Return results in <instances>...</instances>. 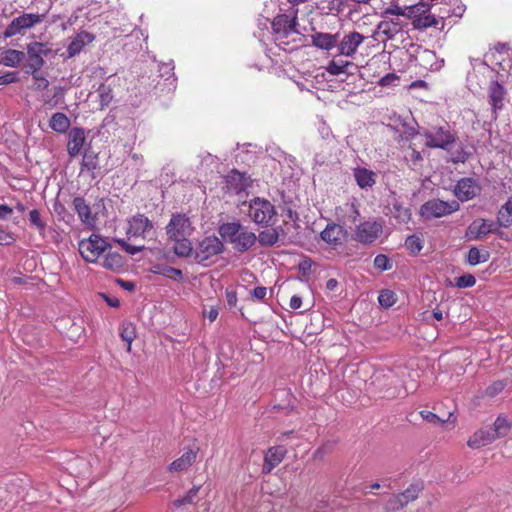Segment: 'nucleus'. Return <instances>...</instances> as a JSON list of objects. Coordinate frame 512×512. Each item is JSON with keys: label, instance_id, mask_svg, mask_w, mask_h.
<instances>
[{"label": "nucleus", "instance_id": "obj_22", "mask_svg": "<svg viewBox=\"0 0 512 512\" xmlns=\"http://www.w3.org/2000/svg\"><path fill=\"white\" fill-rule=\"evenodd\" d=\"M95 39L94 35L87 32V31H81L79 32L70 42V44L67 47V57L72 58L76 55H78L83 48L93 42Z\"/></svg>", "mask_w": 512, "mask_h": 512}, {"label": "nucleus", "instance_id": "obj_56", "mask_svg": "<svg viewBox=\"0 0 512 512\" xmlns=\"http://www.w3.org/2000/svg\"><path fill=\"white\" fill-rule=\"evenodd\" d=\"M18 80L17 72H7L3 75H0V86L14 83Z\"/></svg>", "mask_w": 512, "mask_h": 512}, {"label": "nucleus", "instance_id": "obj_44", "mask_svg": "<svg viewBox=\"0 0 512 512\" xmlns=\"http://www.w3.org/2000/svg\"><path fill=\"white\" fill-rule=\"evenodd\" d=\"M277 240L278 233L274 229L262 231L258 236V241L263 246H272L277 242Z\"/></svg>", "mask_w": 512, "mask_h": 512}, {"label": "nucleus", "instance_id": "obj_14", "mask_svg": "<svg viewBox=\"0 0 512 512\" xmlns=\"http://www.w3.org/2000/svg\"><path fill=\"white\" fill-rule=\"evenodd\" d=\"M366 37L357 31H350L345 34L337 43L339 55L354 57L358 48L363 44Z\"/></svg>", "mask_w": 512, "mask_h": 512}, {"label": "nucleus", "instance_id": "obj_52", "mask_svg": "<svg viewBox=\"0 0 512 512\" xmlns=\"http://www.w3.org/2000/svg\"><path fill=\"white\" fill-rule=\"evenodd\" d=\"M98 94L101 98L102 106L108 105L110 103V101L112 100L111 89L108 86L101 85L98 88Z\"/></svg>", "mask_w": 512, "mask_h": 512}, {"label": "nucleus", "instance_id": "obj_27", "mask_svg": "<svg viewBox=\"0 0 512 512\" xmlns=\"http://www.w3.org/2000/svg\"><path fill=\"white\" fill-rule=\"evenodd\" d=\"M488 94H489V102H490L494 112L502 109V107L504 105L505 94H506L503 86L501 84H499L497 81L492 82L489 85Z\"/></svg>", "mask_w": 512, "mask_h": 512}, {"label": "nucleus", "instance_id": "obj_6", "mask_svg": "<svg viewBox=\"0 0 512 512\" xmlns=\"http://www.w3.org/2000/svg\"><path fill=\"white\" fill-rule=\"evenodd\" d=\"M383 233V222L380 220H368L360 223L354 229V240L361 244L375 242Z\"/></svg>", "mask_w": 512, "mask_h": 512}, {"label": "nucleus", "instance_id": "obj_47", "mask_svg": "<svg viewBox=\"0 0 512 512\" xmlns=\"http://www.w3.org/2000/svg\"><path fill=\"white\" fill-rule=\"evenodd\" d=\"M374 266L380 271H387L392 268V263L386 255L378 254L374 258Z\"/></svg>", "mask_w": 512, "mask_h": 512}, {"label": "nucleus", "instance_id": "obj_10", "mask_svg": "<svg viewBox=\"0 0 512 512\" xmlns=\"http://www.w3.org/2000/svg\"><path fill=\"white\" fill-rule=\"evenodd\" d=\"M72 206L82 224L89 228L96 226L98 209L102 207L103 204L98 203L90 207L83 197L78 196L73 199Z\"/></svg>", "mask_w": 512, "mask_h": 512}, {"label": "nucleus", "instance_id": "obj_1", "mask_svg": "<svg viewBox=\"0 0 512 512\" xmlns=\"http://www.w3.org/2000/svg\"><path fill=\"white\" fill-rule=\"evenodd\" d=\"M297 26V8H290L286 13L274 17L272 21L273 38L281 49L292 51L301 45L302 33Z\"/></svg>", "mask_w": 512, "mask_h": 512}, {"label": "nucleus", "instance_id": "obj_41", "mask_svg": "<svg viewBox=\"0 0 512 512\" xmlns=\"http://www.w3.org/2000/svg\"><path fill=\"white\" fill-rule=\"evenodd\" d=\"M407 250L413 254H418L423 249V240L417 235H410L405 240Z\"/></svg>", "mask_w": 512, "mask_h": 512}, {"label": "nucleus", "instance_id": "obj_48", "mask_svg": "<svg viewBox=\"0 0 512 512\" xmlns=\"http://www.w3.org/2000/svg\"><path fill=\"white\" fill-rule=\"evenodd\" d=\"M29 219L32 225H34L40 232H43L46 228V223L42 220L40 212L36 209L31 210L29 213Z\"/></svg>", "mask_w": 512, "mask_h": 512}, {"label": "nucleus", "instance_id": "obj_34", "mask_svg": "<svg viewBox=\"0 0 512 512\" xmlns=\"http://www.w3.org/2000/svg\"><path fill=\"white\" fill-rule=\"evenodd\" d=\"M24 58V52L15 49H8L3 53L1 62L8 67H17Z\"/></svg>", "mask_w": 512, "mask_h": 512}, {"label": "nucleus", "instance_id": "obj_24", "mask_svg": "<svg viewBox=\"0 0 512 512\" xmlns=\"http://www.w3.org/2000/svg\"><path fill=\"white\" fill-rule=\"evenodd\" d=\"M404 22L400 18H383L377 26L379 33L388 39H393L403 28Z\"/></svg>", "mask_w": 512, "mask_h": 512}, {"label": "nucleus", "instance_id": "obj_64", "mask_svg": "<svg viewBox=\"0 0 512 512\" xmlns=\"http://www.w3.org/2000/svg\"><path fill=\"white\" fill-rule=\"evenodd\" d=\"M118 283L120 284L121 287H123L127 291L135 290V284L131 281L118 280Z\"/></svg>", "mask_w": 512, "mask_h": 512}, {"label": "nucleus", "instance_id": "obj_58", "mask_svg": "<svg viewBox=\"0 0 512 512\" xmlns=\"http://www.w3.org/2000/svg\"><path fill=\"white\" fill-rule=\"evenodd\" d=\"M97 167V163L94 157H84L82 162V169H87L88 171H93Z\"/></svg>", "mask_w": 512, "mask_h": 512}, {"label": "nucleus", "instance_id": "obj_40", "mask_svg": "<svg viewBox=\"0 0 512 512\" xmlns=\"http://www.w3.org/2000/svg\"><path fill=\"white\" fill-rule=\"evenodd\" d=\"M391 214L399 223H408L411 219V210L398 203L393 204Z\"/></svg>", "mask_w": 512, "mask_h": 512}, {"label": "nucleus", "instance_id": "obj_35", "mask_svg": "<svg viewBox=\"0 0 512 512\" xmlns=\"http://www.w3.org/2000/svg\"><path fill=\"white\" fill-rule=\"evenodd\" d=\"M495 437L501 438L506 436L511 427H512V421L508 420L505 416H498L493 424V426H490Z\"/></svg>", "mask_w": 512, "mask_h": 512}, {"label": "nucleus", "instance_id": "obj_31", "mask_svg": "<svg viewBox=\"0 0 512 512\" xmlns=\"http://www.w3.org/2000/svg\"><path fill=\"white\" fill-rule=\"evenodd\" d=\"M354 177L362 189L372 187L376 182V174L366 168H356L354 170Z\"/></svg>", "mask_w": 512, "mask_h": 512}, {"label": "nucleus", "instance_id": "obj_46", "mask_svg": "<svg viewBox=\"0 0 512 512\" xmlns=\"http://www.w3.org/2000/svg\"><path fill=\"white\" fill-rule=\"evenodd\" d=\"M421 487L418 484L410 485L403 493L399 494L401 500H407V504L418 497Z\"/></svg>", "mask_w": 512, "mask_h": 512}, {"label": "nucleus", "instance_id": "obj_17", "mask_svg": "<svg viewBox=\"0 0 512 512\" xmlns=\"http://www.w3.org/2000/svg\"><path fill=\"white\" fill-rule=\"evenodd\" d=\"M346 236L344 228L336 223H329L320 233L321 239L330 246L337 247L343 244Z\"/></svg>", "mask_w": 512, "mask_h": 512}, {"label": "nucleus", "instance_id": "obj_8", "mask_svg": "<svg viewBox=\"0 0 512 512\" xmlns=\"http://www.w3.org/2000/svg\"><path fill=\"white\" fill-rule=\"evenodd\" d=\"M459 209L455 200L445 202L439 199L429 200L421 206L420 213L425 218H439L451 214Z\"/></svg>", "mask_w": 512, "mask_h": 512}, {"label": "nucleus", "instance_id": "obj_42", "mask_svg": "<svg viewBox=\"0 0 512 512\" xmlns=\"http://www.w3.org/2000/svg\"><path fill=\"white\" fill-rule=\"evenodd\" d=\"M397 301V296L392 290H383L378 296V302L383 308H390Z\"/></svg>", "mask_w": 512, "mask_h": 512}, {"label": "nucleus", "instance_id": "obj_37", "mask_svg": "<svg viewBox=\"0 0 512 512\" xmlns=\"http://www.w3.org/2000/svg\"><path fill=\"white\" fill-rule=\"evenodd\" d=\"M174 242V253L179 257H188L191 255L193 248L192 243L189 240V237H184L181 239H172Z\"/></svg>", "mask_w": 512, "mask_h": 512}, {"label": "nucleus", "instance_id": "obj_55", "mask_svg": "<svg viewBox=\"0 0 512 512\" xmlns=\"http://www.w3.org/2000/svg\"><path fill=\"white\" fill-rule=\"evenodd\" d=\"M420 415L424 420L430 423L443 424L445 422L444 420L440 419L438 415L430 411H421Z\"/></svg>", "mask_w": 512, "mask_h": 512}, {"label": "nucleus", "instance_id": "obj_59", "mask_svg": "<svg viewBox=\"0 0 512 512\" xmlns=\"http://www.w3.org/2000/svg\"><path fill=\"white\" fill-rule=\"evenodd\" d=\"M14 242V238L11 234L0 229V244H11Z\"/></svg>", "mask_w": 512, "mask_h": 512}, {"label": "nucleus", "instance_id": "obj_32", "mask_svg": "<svg viewBox=\"0 0 512 512\" xmlns=\"http://www.w3.org/2000/svg\"><path fill=\"white\" fill-rule=\"evenodd\" d=\"M150 272L153 274L163 275L169 279L180 281L182 280L183 274L180 269L164 265V264H155L151 266Z\"/></svg>", "mask_w": 512, "mask_h": 512}, {"label": "nucleus", "instance_id": "obj_26", "mask_svg": "<svg viewBox=\"0 0 512 512\" xmlns=\"http://www.w3.org/2000/svg\"><path fill=\"white\" fill-rule=\"evenodd\" d=\"M197 450L189 449L185 451L181 457L174 460L169 466L170 472L186 471L196 461Z\"/></svg>", "mask_w": 512, "mask_h": 512}, {"label": "nucleus", "instance_id": "obj_15", "mask_svg": "<svg viewBox=\"0 0 512 512\" xmlns=\"http://www.w3.org/2000/svg\"><path fill=\"white\" fill-rule=\"evenodd\" d=\"M51 49L44 43L33 42L27 46L29 58L28 68L30 70H40L44 64L43 56L48 55Z\"/></svg>", "mask_w": 512, "mask_h": 512}, {"label": "nucleus", "instance_id": "obj_9", "mask_svg": "<svg viewBox=\"0 0 512 512\" xmlns=\"http://www.w3.org/2000/svg\"><path fill=\"white\" fill-rule=\"evenodd\" d=\"M43 15L34 13H25L17 18H14L11 23L6 27L4 36L6 38L13 37L18 34H24L27 29H30L35 24L43 21Z\"/></svg>", "mask_w": 512, "mask_h": 512}, {"label": "nucleus", "instance_id": "obj_16", "mask_svg": "<svg viewBox=\"0 0 512 512\" xmlns=\"http://www.w3.org/2000/svg\"><path fill=\"white\" fill-rule=\"evenodd\" d=\"M480 192V186L472 178H462L458 181L454 193L462 202L476 197Z\"/></svg>", "mask_w": 512, "mask_h": 512}, {"label": "nucleus", "instance_id": "obj_57", "mask_svg": "<svg viewBox=\"0 0 512 512\" xmlns=\"http://www.w3.org/2000/svg\"><path fill=\"white\" fill-rule=\"evenodd\" d=\"M267 295V288L264 286H259L254 288L251 291V297L253 300L261 301L263 300Z\"/></svg>", "mask_w": 512, "mask_h": 512}, {"label": "nucleus", "instance_id": "obj_50", "mask_svg": "<svg viewBox=\"0 0 512 512\" xmlns=\"http://www.w3.org/2000/svg\"><path fill=\"white\" fill-rule=\"evenodd\" d=\"M475 282H476V279L473 275L466 274V275H462V276L456 278L455 285L458 288H468V287H472L475 284Z\"/></svg>", "mask_w": 512, "mask_h": 512}, {"label": "nucleus", "instance_id": "obj_49", "mask_svg": "<svg viewBox=\"0 0 512 512\" xmlns=\"http://www.w3.org/2000/svg\"><path fill=\"white\" fill-rule=\"evenodd\" d=\"M407 505V500H401V497L398 495L393 496L386 505V510L388 511H396Z\"/></svg>", "mask_w": 512, "mask_h": 512}, {"label": "nucleus", "instance_id": "obj_33", "mask_svg": "<svg viewBox=\"0 0 512 512\" xmlns=\"http://www.w3.org/2000/svg\"><path fill=\"white\" fill-rule=\"evenodd\" d=\"M49 125L55 132L65 133L70 127V120L64 113L57 112L52 115Z\"/></svg>", "mask_w": 512, "mask_h": 512}, {"label": "nucleus", "instance_id": "obj_53", "mask_svg": "<svg viewBox=\"0 0 512 512\" xmlns=\"http://www.w3.org/2000/svg\"><path fill=\"white\" fill-rule=\"evenodd\" d=\"M198 492H199V487L194 486L193 488H191L188 491V493L182 499H178L175 502V504L177 506H180V505L192 503L194 498L197 496Z\"/></svg>", "mask_w": 512, "mask_h": 512}, {"label": "nucleus", "instance_id": "obj_11", "mask_svg": "<svg viewBox=\"0 0 512 512\" xmlns=\"http://www.w3.org/2000/svg\"><path fill=\"white\" fill-rule=\"evenodd\" d=\"M412 25L414 29L425 30L429 27L438 25L439 20L430 13V7L425 3H418L413 5V13H411Z\"/></svg>", "mask_w": 512, "mask_h": 512}, {"label": "nucleus", "instance_id": "obj_12", "mask_svg": "<svg viewBox=\"0 0 512 512\" xmlns=\"http://www.w3.org/2000/svg\"><path fill=\"white\" fill-rule=\"evenodd\" d=\"M222 241L216 236H208L201 240L195 250V260L198 263L205 262L215 255L223 252Z\"/></svg>", "mask_w": 512, "mask_h": 512}, {"label": "nucleus", "instance_id": "obj_25", "mask_svg": "<svg viewBox=\"0 0 512 512\" xmlns=\"http://www.w3.org/2000/svg\"><path fill=\"white\" fill-rule=\"evenodd\" d=\"M496 439L491 427H485L476 431L467 444L470 448L477 449L489 445Z\"/></svg>", "mask_w": 512, "mask_h": 512}, {"label": "nucleus", "instance_id": "obj_21", "mask_svg": "<svg viewBox=\"0 0 512 512\" xmlns=\"http://www.w3.org/2000/svg\"><path fill=\"white\" fill-rule=\"evenodd\" d=\"M340 33L315 32L311 35L312 45L318 49L330 51L337 47Z\"/></svg>", "mask_w": 512, "mask_h": 512}, {"label": "nucleus", "instance_id": "obj_28", "mask_svg": "<svg viewBox=\"0 0 512 512\" xmlns=\"http://www.w3.org/2000/svg\"><path fill=\"white\" fill-rule=\"evenodd\" d=\"M226 183L232 192L239 193L247 187L248 178L245 174L233 170L226 176Z\"/></svg>", "mask_w": 512, "mask_h": 512}, {"label": "nucleus", "instance_id": "obj_29", "mask_svg": "<svg viewBox=\"0 0 512 512\" xmlns=\"http://www.w3.org/2000/svg\"><path fill=\"white\" fill-rule=\"evenodd\" d=\"M413 13V5L401 6L398 3H392L389 7L385 8L382 12V18H400L404 17L409 19Z\"/></svg>", "mask_w": 512, "mask_h": 512}, {"label": "nucleus", "instance_id": "obj_45", "mask_svg": "<svg viewBox=\"0 0 512 512\" xmlns=\"http://www.w3.org/2000/svg\"><path fill=\"white\" fill-rule=\"evenodd\" d=\"M349 65L347 61L332 60L328 63L326 70L329 74L337 76L345 72V68Z\"/></svg>", "mask_w": 512, "mask_h": 512}, {"label": "nucleus", "instance_id": "obj_51", "mask_svg": "<svg viewBox=\"0 0 512 512\" xmlns=\"http://www.w3.org/2000/svg\"><path fill=\"white\" fill-rule=\"evenodd\" d=\"M128 254L135 255L143 250L144 246H135L130 245L127 241L124 239H116L115 240Z\"/></svg>", "mask_w": 512, "mask_h": 512}, {"label": "nucleus", "instance_id": "obj_2", "mask_svg": "<svg viewBox=\"0 0 512 512\" xmlns=\"http://www.w3.org/2000/svg\"><path fill=\"white\" fill-rule=\"evenodd\" d=\"M218 233L223 241L240 253L248 251L257 241L256 234L238 220L220 224Z\"/></svg>", "mask_w": 512, "mask_h": 512}, {"label": "nucleus", "instance_id": "obj_63", "mask_svg": "<svg viewBox=\"0 0 512 512\" xmlns=\"http://www.w3.org/2000/svg\"><path fill=\"white\" fill-rule=\"evenodd\" d=\"M396 79L397 77L395 76V74H387L379 80V84L382 86H387Z\"/></svg>", "mask_w": 512, "mask_h": 512}, {"label": "nucleus", "instance_id": "obj_3", "mask_svg": "<svg viewBox=\"0 0 512 512\" xmlns=\"http://www.w3.org/2000/svg\"><path fill=\"white\" fill-rule=\"evenodd\" d=\"M249 217L258 225L270 226L277 220L274 205L267 199L256 197L249 203Z\"/></svg>", "mask_w": 512, "mask_h": 512}, {"label": "nucleus", "instance_id": "obj_30", "mask_svg": "<svg viewBox=\"0 0 512 512\" xmlns=\"http://www.w3.org/2000/svg\"><path fill=\"white\" fill-rule=\"evenodd\" d=\"M497 223L504 228L512 226V196L498 210Z\"/></svg>", "mask_w": 512, "mask_h": 512}, {"label": "nucleus", "instance_id": "obj_19", "mask_svg": "<svg viewBox=\"0 0 512 512\" xmlns=\"http://www.w3.org/2000/svg\"><path fill=\"white\" fill-rule=\"evenodd\" d=\"M495 230L496 224L493 221L477 219L469 225L467 235L470 239L478 240Z\"/></svg>", "mask_w": 512, "mask_h": 512}, {"label": "nucleus", "instance_id": "obj_61", "mask_svg": "<svg viewBox=\"0 0 512 512\" xmlns=\"http://www.w3.org/2000/svg\"><path fill=\"white\" fill-rule=\"evenodd\" d=\"M343 0H329V11L339 12L342 8Z\"/></svg>", "mask_w": 512, "mask_h": 512}, {"label": "nucleus", "instance_id": "obj_7", "mask_svg": "<svg viewBox=\"0 0 512 512\" xmlns=\"http://www.w3.org/2000/svg\"><path fill=\"white\" fill-rule=\"evenodd\" d=\"M107 242L99 235H91L88 239L79 242V252L87 262H96L99 256L107 249Z\"/></svg>", "mask_w": 512, "mask_h": 512}, {"label": "nucleus", "instance_id": "obj_4", "mask_svg": "<svg viewBox=\"0 0 512 512\" xmlns=\"http://www.w3.org/2000/svg\"><path fill=\"white\" fill-rule=\"evenodd\" d=\"M165 229L169 240L190 237L194 232L190 218L183 213L173 214Z\"/></svg>", "mask_w": 512, "mask_h": 512}, {"label": "nucleus", "instance_id": "obj_62", "mask_svg": "<svg viewBox=\"0 0 512 512\" xmlns=\"http://www.w3.org/2000/svg\"><path fill=\"white\" fill-rule=\"evenodd\" d=\"M302 305V299L299 296H292L290 299V308L296 310L299 309Z\"/></svg>", "mask_w": 512, "mask_h": 512}, {"label": "nucleus", "instance_id": "obj_23", "mask_svg": "<svg viewBox=\"0 0 512 512\" xmlns=\"http://www.w3.org/2000/svg\"><path fill=\"white\" fill-rule=\"evenodd\" d=\"M286 452L284 446L271 447L265 454L263 471L265 473L271 472L274 467L282 462Z\"/></svg>", "mask_w": 512, "mask_h": 512}, {"label": "nucleus", "instance_id": "obj_20", "mask_svg": "<svg viewBox=\"0 0 512 512\" xmlns=\"http://www.w3.org/2000/svg\"><path fill=\"white\" fill-rule=\"evenodd\" d=\"M86 135L83 128L74 127L69 131L67 151L70 157H76L80 154Z\"/></svg>", "mask_w": 512, "mask_h": 512}, {"label": "nucleus", "instance_id": "obj_38", "mask_svg": "<svg viewBox=\"0 0 512 512\" xmlns=\"http://www.w3.org/2000/svg\"><path fill=\"white\" fill-rule=\"evenodd\" d=\"M490 253L488 250H480L477 247H472L467 254V262L470 265H477L480 263L487 262L489 260Z\"/></svg>", "mask_w": 512, "mask_h": 512}, {"label": "nucleus", "instance_id": "obj_36", "mask_svg": "<svg viewBox=\"0 0 512 512\" xmlns=\"http://www.w3.org/2000/svg\"><path fill=\"white\" fill-rule=\"evenodd\" d=\"M101 265L106 269L116 271L123 267L124 260H123V257L119 253L108 252L104 256Z\"/></svg>", "mask_w": 512, "mask_h": 512}, {"label": "nucleus", "instance_id": "obj_43", "mask_svg": "<svg viewBox=\"0 0 512 512\" xmlns=\"http://www.w3.org/2000/svg\"><path fill=\"white\" fill-rule=\"evenodd\" d=\"M510 49L508 47H506V45H500L497 50H496V53L493 55L495 59H497V64L503 69V70H506L507 68H511V60L508 59L507 61L504 60V58L502 57L503 55H507V56H510Z\"/></svg>", "mask_w": 512, "mask_h": 512}, {"label": "nucleus", "instance_id": "obj_5", "mask_svg": "<svg viewBox=\"0 0 512 512\" xmlns=\"http://www.w3.org/2000/svg\"><path fill=\"white\" fill-rule=\"evenodd\" d=\"M426 139L425 145L430 148H439L448 150L449 146L454 144L456 138L449 129L444 127H432L423 131Z\"/></svg>", "mask_w": 512, "mask_h": 512}, {"label": "nucleus", "instance_id": "obj_39", "mask_svg": "<svg viewBox=\"0 0 512 512\" xmlns=\"http://www.w3.org/2000/svg\"><path fill=\"white\" fill-rule=\"evenodd\" d=\"M120 337L127 343V351H131V345L136 338V330L132 323L124 322L120 327Z\"/></svg>", "mask_w": 512, "mask_h": 512}, {"label": "nucleus", "instance_id": "obj_54", "mask_svg": "<svg viewBox=\"0 0 512 512\" xmlns=\"http://www.w3.org/2000/svg\"><path fill=\"white\" fill-rule=\"evenodd\" d=\"M32 71V76L34 78V80L36 81V87L37 89L39 90H43V89H46L49 85V81L43 77L42 75L39 74V70H31Z\"/></svg>", "mask_w": 512, "mask_h": 512}, {"label": "nucleus", "instance_id": "obj_13", "mask_svg": "<svg viewBox=\"0 0 512 512\" xmlns=\"http://www.w3.org/2000/svg\"><path fill=\"white\" fill-rule=\"evenodd\" d=\"M126 234L129 238L146 239L152 233L154 225L144 214H136L127 221Z\"/></svg>", "mask_w": 512, "mask_h": 512}, {"label": "nucleus", "instance_id": "obj_60", "mask_svg": "<svg viewBox=\"0 0 512 512\" xmlns=\"http://www.w3.org/2000/svg\"><path fill=\"white\" fill-rule=\"evenodd\" d=\"M13 213V209L8 205L0 204V219H6Z\"/></svg>", "mask_w": 512, "mask_h": 512}, {"label": "nucleus", "instance_id": "obj_18", "mask_svg": "<svg viewBox=\"0 0 512 512\" xmlns=\"http://www.w3.org/2000/svg\"><path fill=\"white\" fill-rule=\"evenodd\" d=\"M415 60L419 66L427 70H439L443 66V60L439 59L436 53L429 49L418 48Z\"/></svg>", "mask_w": 512, "mask_h": 512}]
</instances>
